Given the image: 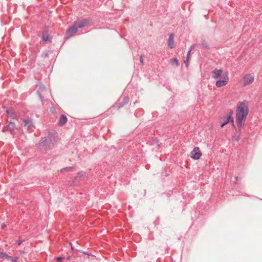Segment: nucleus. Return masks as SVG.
<instances>
[{
  "label": "nucleus",
  "mask_w": 262,
  "mask_h": 262,
  "mask_svg": "<svg viewBox=\"0 0 262 262\" xmlns=\"http://www.w3.org/2000/svg\"><path fill=\"white\" fill-rule=\"evenodd\" d=\"M249 103L247 100L239 102L236 110L237 126L241 129L245 125V122L249 113Z\"/></svg>",
  "instance_id": "f257e3e1"
},
{
  "label": "nucleus",
  "mask_w": 262,
  "mask_h": 262,
  "mask_svg": "<svg viewBox=\"0 0 262 262\" xmlns=\"http://www.w3.org/2000/svg\"><path fill=\"white\" fill-rule=\"evenodd\" d=\"M89 24V20L86 18L82 19H78L76 20L74 22V24L67 30L66 32L67 37L70 38L75 35L77 32L78 29L83 28L88 26Z\"/></svg>",
  "instance_id": "f03ea898"
},
{
  "label": "nucleus",
  "mask_w": 262,
  "mask_h": 262,
  "mask_svg": "<svg viewBox=\"0 0 262 262\" xmlns=\"http://www.w3.org/2000/svg\"><path fill=\"white\" fill-rule=\"evenodd\" d=\"M223 72L222 69H215L212 72V77L213 78L216 79L221 77L222 79L218 80L215 82V85L217 88H221L226 85L229 81L228 73L226 72L221 76Z\"/></svg>",
  "instance_id": "7ed1b4c3"
},
{
  "label": "nucleus",
  "mask_w": 262,
  "mask_h": 262,
  "mask_svg": "<svg viewBox=\"0 0 262 262\" xmlns=\"http://www.w3.org/2000/svg\"><path fill=\"white\" fill-rule=\"evenodd\" d=\"M55 142V140L54 138H49L47 139L45 137L41 138L38 142V144L41 146L45 147V149L47 150L54 146Z\"/></svg>",
  "instance_id": "20e7f679"
},
{
  "label": "nucleus",
  "mask_w": 262,
  "mask_h": 262,
  "mask_svg": "<svg viewBox=\"0 0 262 262\" xmlns=\"http://www.w3.org/2000/svg\"><path fill=\"white\" fill-rule=\"evenodd\" d=\"M254 80V76L253 74L247 73L244 75L241 80L242 86H246L252 83Z\"/></svg>",
  "instance_id": "39448f33"
},
{
  "label": "nucleus",
  "mask_w": 262,
  "mask_h": 262,
  "mask_svg": "<svg viewBox=\"0 0 262 262\" xmlns=\"http://www.w3.org/2000/svg\"><path fill=\"white\" fill-rule=\"evenodd\" d=\"M7 124L3 129V131H8L12 135L15 134V124L11 119H7Z\"/></svg>",
  "instance_id": "423d86ee"
},
{
  "label": "nucleus",
  "mask_w": 262,
  "mask_h": 262,
  "mask_svg": "<svg viewBox=\"0 0 262 262\" xmlns=\"http://www.w3.org/2000/svg\"><path fill=\"white\" fill-rule=\"evenodd\" d=\"M191 158L194 160H199L202 154L200 151V148L198 147H195L191 151Z\"/></svg>",
  "instance_id": "0eeeda50"
},
{
  "label": "nucleus",
  "mask_w": 262,
  "mask_h": 262,
  "mask_svg": "<svg viewBox=\"0 0 262 262\" xmlns=\"http://www.w3.org/2000/svg\"><path fill=\"white\" fill-rule=\"evenodd\" d=\"M7 114H8V118L11 120L15 119L16 117V114L13 108H9L6 110Z\"/></svg>",
  "instance_id": "6e6552de"
},
{
  "label": "nucleus",
  "mask_w": 262,
  "mask_h": 262,
  "mask_svg": "<svg viewBox=\"0 0 262 262\" xmlns=\"http://www.w3.org/2000/svg\"><path fill=\"white\" fill-rule=\"evenodd\" d=\"M232 114L233 111H230V112L229 113L227 119L221 123V127H223L224 126L228 124L230 121L232 122V123L233 122V118H232Z\"/></svg>",
  "instance_id": "1a4fd4ad"
},
{
  "label": "nucleus",
  "mask_w": 262,
  "mask_h": 262,
  "mask_svg": "<svg viewBox=\"0 0 262 262\" xmlns=\"http://www.w3.org/2000/svg\"><path fill=\"white\" fill-rule=\"evenodd\" d=\"M173 38L174 35L173 34H170L168 39V46L170 49H172L175 47Z\"/></svg>",
  "instance_id": "9d476101"
},
{
  "label": "nucleus",
  "mask_w": 262,
  "mask_h": 262,
  "mask_svg": "<svg viewBox=\"0 0 262 262\" xmlns=\"http://www.w3.org/2000/svg\"><path fill=\"white\" fill-rule=\"evenodd\" d=\"M67 121V118L66 115L61 114L60 116L59 121L58 122V126H62L64 125Z\"/></svg>",
  "instance_id": "9b49d317"
},
{
  "label": "nucleus",
  "mask_w": 262,
  "mask_h": 262,
  "mask_svg": "<svg viewBox=\"0 0 262 262\" xmlns=\"http://www.w3.org/2000/svg\"><path fill=\"white\" fill-rule=\"evenodd\" d=\"M42 40L45 43H47V42H51V37L47 33V32H43L42 33Z\"/></svg>",
  "instance_id": "f8f14e48"
},
{
  "label": "nucleus",
  "mask_w": 262,
  "mask_h": 262,
  "mask_svg": "<svg viewBox=\"0 0 262 262\" xmlns=\"http://www.w3.org/2000/svg\"><path fill=\"white\" fill-rule=\"evenodd\" d=\"M32 121L30 119L27 118L24 120V126L29 128L32 125Z\"/></svg>",
  "instance_id": "ddd939ff"
},
{
  "label": "nucleus",
  "mask_w": 262,
  "mask_h": 262,
  "mask_svg": "<svg viewBox=\"0 0 262 262\" xmlns=\"http://www.w3.org/2000/svg\"><path fill=\"white\" fill-rule=\"evenodd\" d=\"M192 49V47H191L190 49L188 51L187 54V58L184 61L186 67H188L189 66V58H190V52H191Z\"/></svg>",
  "instance_id": "4468645a"
},
{
  "label": "nucleus",
  "mask_w": 262,
  "mask_h": 262,
  "mask_svg": "<svg viewBox=\"0 0 262 262\" xmlns=\"http://www.w3.org/2000/svg\"><path fill=\"white\" fill-rule=\"evenodd\" d=\"M0 257L2 258L9 259L11 258V257L8 256L5 252L0 251Z\"/></svg>",
  "instance_id": "2eb2a0df"
},
{
  "label": "nucleus",
  "mask_w": 262,
  "mask_h": 262,
  "mask_svg": "<svg viewBox=\"0 0 262 262\" xmlns=\"http://www.w3.org/2000/svg\"><path fill=\"white\" fill-rule=\"evenodd\" d=\"M171 64L172 65H173L174 64H176V66L178 67L179 66V62L178 59L176 58H173L171 60Z\"/></svg>",
  "instance_id": "dca6fc26"
},
{
  "label": "nucleus",
  "mask_w": 262,
  "mask_h": 262,
  "mask_svg": "<svg viewBox=\"0 0 262 262\" xmlns=\"http://www.w3.org/2000/svg\"><path fill=\"white\" fill-rule=\"evenodd\" d=\"M202 46L204 47H205L206 49H209V46L208 45L207 42L206 40H203L202 41Z\"/></svg>",
  "instance_id": "f3484780"
},
{
  "label": "nucleus",
  "mask_w": 262,
  "mask_h": 262,
  "mask_svg": "<svg viewBox=\"0 0 262 262\" xmlns=\"http://www.w3.org/2000/svg\"><path fill=\"white\" fill-rule=\"evenodd\" d=\"M63 170H75V168L72 167H66V168H63Z\"/></svg>",
  "instance_id": "a211bd4d"
},
{
  "label": "nucleus",
  "mask_w": 262,
  "mask_h": 262,
  "mask_svg": "<svg viewBox=\"0 0 262 262\" xmlns=\"http://www.w3.org/2000/svg\"><path fill=\"white\" fill-rule=\"evenodd\" d=\"M140 61L142 65L144 64L143 56V55H141L140 56Z\"/></svg>",
  "instance_id": "6ab92c4d"
},
{
  "label": "nucleus",
  "mask_w": 262,
  "mask_h": 262,
  "mask_svg": "<svg viewBox=\"0 0 262 262\" xmlns=\"http://www.w3.org/2000/svg\"><path fill=\"white\" fill-rule=\"evenodd\" d=\"M24 242H25V240H17V245H20Z\"/></svg>",
  "instance_id": "aec40b11"
},
{
  "label": "nucleus",
  "mask_w": 262,
  "mask_h": 262,
  "mask_svg": "<svg viewBox=\"0 0 262 262\" xmlns=\"http://www.w3.org/2000/svg\"><path fill=\"white\" fill-rule=\"evenodd\" d=\"M56 259L58 261H61L62 259V257H57Z\"/></svg>",
  "instance_id": "412c9836"
},
{
  "label": "nucleus",
  "mask_w": 262,
  "mask_h": 262,
  "mask_svg": "<svg viewBox=\"0 0 262 262\" xmlns=\"http://www.w3.org/2000/svg\"><path fill=\"white\" fill-rule=\"evenodd\" d=\"M13 262H16V257L12 259Z\"/></svg>",
  "instance_id": "4be33fe9"
},
{
  "label": "nucleus",
  "mask_w": 262,
  "mask_h": 262,
  "mask_svg": "<svg viewBox=\"0 0 262 262\" xmlns=\"http://www.w3.org/2000/svg\"><path fill=\"white\" fill-rule=\"evenodd\" d=\"M39 96H40V98L41 100L42 101H43V97H42V96H41L40 94H39Z\"/></svg>",
  "instance_id": "5701e85b"
},
{
  "label": "nucleus",
  "mask_w": 262,
  "mask_h": 262,
  "mask_svg": "<svg viewBox=\"0 0 262 262\" xmlns=\"http://www.w3.org/2000/svg\"><path fill=\"white\" fill-rule=\"evenodd\" d=\"M236 181L237 182L238 181V177H235Z\"/></svg>",
  "instance_id": "b1692460"
},
{
  "label": "nucleus",
  "mask_w": 262,
  "mask_h": 262,
  "mask_svg": "<svg viewBox=\"0 0 262 262\" xmlns=\"http://www.w3.org/2000/svg\"><path fill=\"white\" fill-rule=\"evenodd\" d=\"M70 245L71 246V249H73V248L72 247V244L71 243H70Z\"/></svg>",
  "instance_id": "393cba45"
},
{
  "label": "nucleus",
  "mask_w": 262,
  "mask_h": 262,
  "mask_svg": "<svg viewBox=\"0 0 262 262\" xmlns=\"http://www.w3.org/2000/svg\"><path fill=\"white\" fill-rule=\"evenodd\" d=\"M83 253L85 254H88V253H87L86 252H83Z\"/></svg>",
  "instance_id": "a878e982"
}]
</instances>
